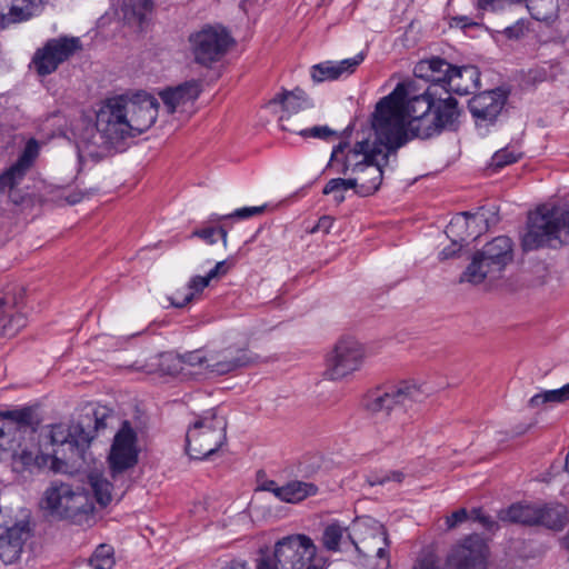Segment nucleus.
Returning a JSON list of instances; mask_svg holds the SVG:
<instances>
[{
	"instance_id": "58",
	"label": "nucleus",
	"mask_w": 569,
	"mask_h": 569,
	"mask_svg": "<svg viewBox=\"0 0 569 569\" xmlns=\"http://www.w3.org/2000/svg\"><path fill=\"white\" fill-rule=\"evenodd\" d=\"M469 517L470 516L468 515V511L465 508H461L452 512L449 517H447L446 523L449 529H452L457 527L459 523L466 521Z\"/></svg>"
},
{
	"instance_id": "13",
	"label": "nucleus",
	"mask_w": 569,
	"mask_h": 569,
	"mask_svg": "<svg viewBox=\"0 0 569 569\" xmlns=\"http://www.w3.org/2000/svg\"><path fill=\"white\" fill-rule=\"evenodd\" d=\"M82 50L78 37L60 36L46 41L32 57V64L39 76L53 73L61 63L68 61L76 52Z\"/></svg>"
},
{
	"instance_id": "54",
	"label": "nucleus",
	"mask_w": 569,
	"mask_h": 569,
	"mask_svg": "<svg viewBox=\"0 0 569 569\" xmlns=\"http://www.w3.org/2000/svg\"><path fill=\"white\" fill-rule=\"evenodd\" d=\"M208 353L203 355L202 351L196 350L183 356V361L190 366H199L208 369Z\"/></svg>"
},
{
	"instance_id": "4",
	"label": "nucleus",
	"mask_w": 569,
	"mask_h": 569,
	"mask_svg": "<svg viewBox=\"0 0 569 569\" xmlns=\"http://www.w3.org/2000/svg\"><path fill=\"white\" fill-rule=\"evenodd\" d=\"M40 507L58 520H68L78 526H90L94 506L81 487L62 481H52L44 490Z\"/></svg>"
},
{
	"instance_id": "16",
	"label": "nucleus",
	"mask_w": 569,
	"mask_h": 569,
	"mask_svg": "<svg viewBox=\"0 0 569 569\" xmlns=\"http://www.w3.org/2000/svg\"><path fill=\"white\" fill-rule=\"evenodd\" d=\"M29 531L27 520L4 521L0 512V560L3 563L10 565L20 558Z\"/></svg>"
},
{
	"instance_id": "37",
	"label": "nucleus",
	"mask_w": 569,
	"mask_h": 569,
	"mask_svg": "<svg viewBox=\"0 0 569 569\" xmlns=\"http://www.w3.org/2000/svg\"><path fill=\"white\" fill-rule=\"evenodd\" d=\"M347 532V527L338 521L327 525L323 529L321 543L326 550L337 552L340 550V542Z\"/></svg>"
},
{
	"instance_id": "24",
	"label": "nucleus",
	"mask_w": 569,
	"mask_h": 569,
	"mask_svg": "<svg viewBox=\"0 0 569 569\" xmlns=\"http://www.w3.org/2000/svg\"><path fill=\"white\" fill-rule=\"evenodd\" d=\"M372 536L371 538H366L362 540V547L356 543L351 536L347 537L352 541L356 547V550L359 553H362L365 557H377L381 560H386L387 565H389V547L390 540L388 537L387 529L385 526L378 521H372Z\"/></svg>"
},
{
	"instance_id": "14",
	"label": "nucleus",
	"mask_w": 569,
	"mask_h": 569,
	"mask_svg": "<svg viewBox=\"0 0 569 569\" xmlns=\"http://www.w3.org/2000/svg\"><path fill=\"white\" fill-rule=\"evenodd\" d=\"M365 359L362 345L353 338L340 339L327 356L326 377L339 380L357 371Z\"/></svg>"
},
{
	"instance_id": "63",
	"label": "nucleus",
	"mask_w": 569,
	"mask_h": 569,
	"mask_svg": "<svg viewBox=\"0 0 569 569\" xmlns=\"http://www.w3.org/2000/svg\"><path fill=\"white\" fill-rule=\"evenodd\" d=\"M170 306L176 308H182L193 299V292L186 293L182 298L168 297Z\"/></svg>"
},
{
	"instance_id": "25",
	"label": "nucleus",
	"mask_w": 569,
	"mask_h": 569,
	"mask_svg": "<svg viewBox=\"0 0 569 569\" xmlns=\"http://www.w3.org/2000/svg\"><path fill=\"white\" fill-rule=\"evenodd\" d=\"M202 90L201 82L198 80H190L180 83L176 87H168L158 92L166 107H177L178 104H186L193 102Z\"/></svg>"
},
{
	"instance_id": "64",
	"label": "nucleus",
	"mask_w": 569,
	"mask_h": 569,
	"mask_svg": "<svg viewBox=\"0 0 569 569\" xmlns=\"http://www.w3.org/2000/svg\"><path fill=\"white\" fill-rule=\"evenodd\" d=\"M258 489L262 491H270L276 496V492L280 487L277 486L274 480H264L259 485Z\"/></svg>"
},
{
	"instance_id": "40",
	"label": "nucleus",
	"mask_w": 569,
	"mask_h": 569,
	"mask_svg": "<svg viewBox=\"0 0 569 569\" xmlns=\"http://www.w3.org/2000/svg\"><path fill=\"white\" fill-rule=\"evenodd\" d=\"M27 171L13 163L0 174V192H11L24 178Z\"/></svg>"
},
{
	"instance_id": "31",
	"label": "nucleus",
	"mask_w": 569,
	"mask_h": 569,
	"mask_svg": "<svg viewBox=\"0 0 569 569\" xmlns=\"http://www.w3.org/2000/svg\"><path fill=\"white\" fill-rule=\"evenodd\" d=\"M537 526H543L552 530H561L568 518L567 509L562 505L538 506Z\"/></svg>"
},
{
	"instance_id": "22",
	"label": "nucleus",
	"mask_w": 569,
	"mask_h": 569,
	"mask_svg": "<svg viewBox=\"0 0 569 569\" xmlns=\"http://www.w3.org/2000/svg\"><path fill=\"white\" fill-rule=\"evenodd\" d=\"M363 156V161L357 163L353 171L362 173L359 177L360 184L357 194L368 197L379 189L383 177L382 167L387 163L383 162L381 154H375L372 159H369L367 154Z\"/></svg>"
},
{
	"instance_id": "23",
	"label": "nucleus",
	"mask_w": 569,
	"mask_h": 569,
	"mask_svg": "<svg viewBox=\"0 0 569 569\" xmlns=\"http://www.w3.org/2000/svg\"><path fill=\"white\" fill-rule=\"evenodd\" d=\"M480 223H488V219L485 217V213L478 212L476 214H471L469 212H462L450 220L446 228V234L453 241L467 244L469 241L476 240L479 236L475 232H470V227L478 226Z\"/></svg>"
},
{
	"instance_id": "61",
	"label": "nucleus",
	"mask_w": 569,
	"mask_h": 569,
	"mask_svg": "<svg viewBox=\"0 0 569 569\" xmlns=\"http://www.w3.org/2000/svg\"><path fill=\"white\" fill-rule=\"evenodd\" d=\"M412 569H440L436 559L431 555L420 557Z\"/></svg>"
},
{
	"instance_id": "7",
	"label": "nucleus",
	"mask_w": 569,
	"mask_h": 569,
	"mask_svg": "<svg viewBox=\"0 0 569 569\" xmlns=\"http://www.w3.org/2000/svg\"><path fill=\"white\" fill-rule=\"evenodd\" d=\"M425 103L427 107H458V100L449 94L441 84H422L411 77L401 79L395 89L376 102L373 107H413Z\"/></svg>"
},
{
	"instance_id": "33",
	"label": "nucleus",
	"mask_w": 569,
	"mask_h": 569,
	"mask_svg": "<svg viewBox=\"0 0 569 569\" xmlns=\"http://www.w3.org/2000/svg\"><path fill=\"white\" fill-rule=\"evenodd\" d=\"M311 101L307 92L297 87L293 90L282 89L276 93L270 100L269 106H281V107H302L310 104Z\"/></svg>"
},
{
	"instance_id": "34",
	"label": "nucleus",
	"mask_w": 569,
	"mask_h": 569,
	"mask_svg": "<svg viewBox=\"0 0 569 569\" xmlns=\"http://www.w3.org/2000/svg\"><path fill=\"white\" fill-rule=\"evenodd\" d=\"M569 400V382L559 389L545 390L532 396L528 402L530 408H538L546 403H563Z\"/></svg>"
},
{
	"instance_id": "55",
	"label": "nucleus",
	"mask_w": 569,
	"mask_h": 569,
	"mask_svg": "<svg viewBox=\"0 0 569 569\" xmlns=\"http://www.w3.org/2000/svg\"><path fill=\"white\" fill-rule=\"evenodd\" d=\"M519 0H478V7L482 10L496 11L502 9L505 4L517 3Z\"/></svg>"
},
{
	"instance_id": "56",
	"label": "nucleus",
	"mask_w": 569,
	"mask_h": 569,
	"mask_svg": "<svg viewBox=\"0 0 569 569\" xmlns=\"http://www.w3.org/2000/svg\"><path fill=\"white\" fill-rule=\"evenodd\" d=\"M210 281L211 280L209 279V277L207 274L204 277L194 276L188 282V290H189V292H193V295L196 292H201L206 287L209 286Z\"/></svg>"
},
{
	"instance_id": "32",
	"label": "nucleus",
	"mask_w": 569,
	"mask_h": 569,
	"mask_svg": "<svg viewBox=\"0 0 569 569\" xmlns=\"http://www.w3.org/2000/svg\"><path fill=\"white\" fill-rule=\"evenodd\" d=\"M159 109H123L133 138L147 131L156 121Z\"/></svg>"
},
{
	"instance_id": "45",
	"label": "nucleus",
	"mask_w": 569,
	"mask_h": 569,
	"mask_svg": "<svg viewBox=\"0 0 569 569\" xmlns=\"http://www.w3.org/2000/svg\"><path fill=\"white\" fill-rule=\"evenodd\" d=\"M359 184H360L359 178H355V179L335 178V179H330L327 182L322 192H323V194H330L333 192L353 189L355 192L357 193V190L359 189Z\"/></svg>"
},
{
	"instance_id": "19",
	"label": "nucleus",
	"mask_w": 569,
	"mask_h": 569,
	"mask_svg": "<svg viewBox=\"0 0 569 569\" xmlns=\"http://www.w3.org/2000/svg\"><path fill=\"white\" fill-rule=\"evenodd\" d=\"M259 357L247 348L228 346L221 350L208 352V370L217 375H227L258 361Z\"/></svg>"
},
{
	"instance_id": "50",
	"label": "nucleus",
	"mask_w": 569,
	"mask_h": 569,
	"mask_svg": "<svg viewBox=\"0 0 569 569\" xmlns=\"http://www.w3.org/2000/svg\"><path fill=\"white\" fill-rule=\"evenodd\" d=\"M470 518L473 521L481 523L482 527L488 531H495L499 527L496 520H493L490 516L485 515L482 510L479 508H475L471 510Z\"/></svg>"
},
{
	"instance_id": "59",
	"label": "nucleus",
	"mask_w": 569,
	"mask_h": 569,
	"mask_svg": "<svg viewBox=\"0 0 569 569\" xmlns=\"http://www.w3.org/2000/svg\"><path fill=\"white\" fill-rule=\"evenodd\" d=\"M232 264L228 260L219 261L216 266L207 273L210 280L222 277L229 272Z\"/></svg>"
},
{
	"instance_id": "52",
	"label": "nucleus",
	"mask_w": 569,
	"mask_h": 569,
	"mask_svg": "<svg viewBox=\"0 0 569 569\" xmlns=\"http://www.w3.org/2000/svg\"><path fill=\"white\" fill-rule=\"evenodd\" d=\"M266 209V206L258 207H244L237 209L231 214L224 216L223 218H237V219H249L253 216L261 214Z\"/></svg>"
},
{
	"instance_id": "62",
	"label": "nucleus",
	"mask_w": 569,
	"mask_h": 569,
	"mask_svg": "<svg viewBox=\"0 0 569 569\" xmlns=\"http://www.w3.org/2000/svg\"><path fill=\"white\" fill-rule=\"evenodd\" d=\"M335 222V219L330 216H322L319 218L316 227L312 229V232L315 231H322L325 233H328Z\"/></svg>"
},
{
	"instance_id": "48",
	"label": "nucleus",
	"mask_w": 569,
	"mask_h": 569,
	"mask_svg": "<svg viewBox=\"0 0 569 569\" xmlns=\"http://www.w3.org/2000/svg\"><path fill=\"white\" fill-rule=\"evenodd\" d=\"M217 233L220 234V237L223 241V244L227 246L228 233L223 227H218V228L208 227V228H203V229H198L192 232V237H198V238L204 240L206 242H208L209 244H212L216 242L214 236Z\"/></svg>"
},
{
	"instance_id": "17",
	"label": "nucleus",
	"mask_w": 569,
	"mask_h": 569,
	"mask_svg": "<svg viewBox=\"0 0 569 569\" xmlns=\"http://www.w3.org/2000/svg\"><path fill=\"white\" fill-rule=\"evenodd\" d=\"M136 442L137 435L134 430L128 421H124L114 436L109 456L110 469L113 475L121 473L137 463L138 450Z\"/></svg>"
},
{
	"instance_id": "44",
	"label": "nucleus",
	"mask_w": 569,
	"mask_h": 569,
	"mask_svg": "<svg viewBox=\"0 0 569 569\" xmlns=\"http://www.w3.org/2000/svg\"><path fill=\"white\" fill-rule=\"evenodd\" d=\"M520 154H517L515 151L510 150L509 148H502L495 152V154L491 157L489 169H492L493 171H499L500 169L505 168L506 166L512 164L518 161Z\"/></svg>"
},
{
	"instance_id": "57",
	"label": "nucleus",
	"mask_w": 569,
	"mask_h": 569,
	"mask_svg": "<svg viewBox=\"0 0 569 569\" xmlns=\"http://www.w3.org/2000/svg\"><path fill=\"white\" fill-rule=\"evenodd\" d=\"M525 23L519 20L512 26L506 27L502 31L503 36L508 39H520L525 34Z\"/></svg>"
},
{
	"instance_id": "51",
	"label": "nucleus",
	"mask_w": 569,
	"mask_h": 569,
	"mask_svg": "<svg viewBox=\"0 0 569 569\" xmlns=\"http://www.w3.org/2000/svg\"><path fill=\"white\" fill-rule=\"evenodd\" d=\"M412 78H416L425 86H428L427 82L431 83L430 68L427 59H422L415 64Z\"/></svg>"
},
{
	"instance_id": "49",
	"label": "nucleus",
	"mask_w": 569,
	"mask_h": 569,
	"mask_svg": "<svg viewBox=\"0 0 569 569\" xmlns=\"http://www.w3.org/2000/svg\"><path fill=\"white\" fill-rule=\"evenodd\" d=\"M37 457L30 450L23 449L19 453H14L12 456V466L13 469L18 472H21L36 463Z\"/></svg>"
},
{
	"instance_id": "27",
	"label": "nucleus",
	"mask_w": 569,
	"mask_h": 569,
	"mask_svg": "<svg viewBox=\"0 0 569 569\" xmlns=\"http://www.w3.org/2000/svg\"><path fill=\"white\" fill-rule=\"evenodd\" d=\"M14 299L8 295L0 297V333L11 337L26 323L24 318L14 310Z\"/></svg>"
},
{
	"instance_id": "15",
	"label": "nucleus",
	"mask_w": 569,
	"mask_h": 569,
	"mask_svg": "<svg viewBox=\"0 0 569 569\" xmlns=\"http://www.w3.org/2000/svg\"><path fill=\"white\" fill-rule=\"evenodd\" d=\"M489 548L479 535H470L448 553L446 569H487Z\"/></svg>"
},
{
	"instance_id": "43",
	"label": "nucleus",
	"mask_w": 569,
	"mask_h": 569,
	"mask_svg": "<svg viewBox=\"0 0 569 569\" xmlns=\"http://www.w3.org/2000/svg\"><path fill=\"white\" fill-rule=\"evenodd\" d=\"M531 17L537 21H548L551 18L553 0H526Z\"/></svg>"
},
{
	"instance_id": "6",
	"label": "nucleus",
	"mask_w": 569,
	"mask_h": 569,
	"mask_svg": "<svg viewBox=\"0 0 569 569\" xmlns=\"http://www.w3.org/2000/svg\"><path fill=\"white\" fill-rule=\"evenodd\" d=\"M269 569H323L327 560L317 558V546L306 535H290L278 540L272 555H262L257 563Z\"/></svg>"
},
{
	"instance_id": "9",
	"label": "nucleus",
	"mask_w": 569,
	"mask_h": 569,
	"mask_svg": "<svg viewBox=\"0 0 569 569\" xmlns=\"http://www.w3.org/2000/svg\"><path fill=\"white\" fill-rule=\"evenodd\" d=\"M227 421L216 410L200 416L186 435V450L191 459H209L227 440Z\"/></svg>"
},
{
	"instance_id": "1",
	"label": "nucleus",
	"mask_w": 569,
	"mask_h": 569,
	"mask_svg": "<svg viewBox=\"0 0 569 569\" xmlns=\"http://www.w3.org/2000/svg\"><path fill=\"white\" fill-rule=\"evenodd\" d=\"M110 417L109 408L96 406L87 409L76 423L52 426L51 442L60 447L54 450L52 468L59 471L58 463L77 465L80 460H84L87 448L98 432L107 428V420Z\"/></svg>"
},
{
	"instance_id": "3",
	"label": "nucleus",
	"mask_w": 569,
	"mask_h": 569,
	"mask_svg": "<svg viewBox=\"0 0 569 569\" xmlns=\"http://www.w3.org/2000/svg\"><path fill=\"white\" fill-rule=\"evenodd\" d=\"M96 122L79 133L78 140L89 156L124 151L133 139L123 109H98Z\"/></svg>"
},
{
	"instance_id": "2",
	"label": "nucleus",
	"mask_w": 569,
	"mask_h": 569,
	"mask_svg": "<svg viewBox=\"0 0 569 569\" xmlns=\"http://www.w3.org/2000/svg\"><path fill=\"white\" fill-rule=\"evenodd\" d=\"M417 109H375L370 116V124L375 140L358 141L355 146L357 153L367 154L369 159L381 154L385 163L390 156L409 142L408 117Z\"/></svg>"
},
{
	"instance_id": "60",
	"label": "nucleus",
	"mask_w": 569,
	"mask_h": 569,
	"mask_svg": "<svg viewBox=\"0 0 569 569\" xmlns=\"http://www.w3.org/2000/svg\"><path fill=\"white\" fill-rule=\"evenodd\" d=\"M465 244H461L457 241H453L451 240V244L443 248L440 253H439V258L441 260H448V259H451V258H455L458 252L462 249Z\"/></svg>"
},
{
	"instance_id": "20",
	"label": "nucleus",
	"mask_w": 569,
	"mask_h": 569,
	"mask_svg": "<svg viewBox=\"0 0 569 569\" xmlns=\"http://www.w3.org/2000/svg\"><path fill=\"white\" fill-rule=\"evenodd\" d=\"M363 59V53H358L353 58L343 59L341 61L327 60L313 64L310 67V78L316 84L339 80L352 74Z\"/></svg>"
},
{
	"instance_id": "12",
	"label": "nucleus",
	"mask_w": 569,
	"mask_h": 569,
	"mask_svg": "<svg viewBox=\"0 0 569 569\" xmlns=\"http://www.w3.org/2000/svg\"><path fill=\"white\" fill-rule=\"evenodd\" d=\"M461 109H425L421 113L410 111L408 117L409 142L413 139H429L443 130L458 129Z\"/></svg>"
},
{
	"instance_id": "47",
	"label": "nucleus",
	"mask_w": 569,
	"mask_h": 569,
	"mask_svg": "<svg viewBox=\"0 0 569 569\" xmlns=\"http://www.w3.org/2000/svg\"><path fill=\"white\" fill-rule=\"evenodd\" d=\"M403 479H405V473L402 471L392 470V471L383 472L381 475L372 473V475L368 476L367 481L372 487V486H377V485L381 486L389 481L401 483L403 481Z\"/></svg>"
},
{
	"instance_id": "41",
	"label": "nucleus",
	"mask_w": 569,
	"mask_h": 569,
	"mask_svg": "<svg viewBox=\"0 0 569 569\" xmlns=\"http://www.w3.org/2000/svg\"><path fill=\"white\" fill-rule=\"evenodd\" d=\"M90 483L98 503L102 507L108 506L111 501V482L98 475H92Z\"/></svg>"
},
{
	"instance_id": "8",
	"label": "nucleus",
	"mask_w": 569,
	"mask_h": 569,
	"mask_svg": "<svg viewBox=\"0 0 569 569\" xmlns=\"http://www.w3.org/2000/svg\"><path fill=\"white\" fill-rule=\"evenodd\" d=\"M513 259L512 241L499 236L472 254L471 262L460 276V282L481 283L486 278L496 279Z\"/></svg>"
},
{
	"instance_id": "21",
	"label": "nucleus",
	"mask_w": 569,
	"mask_h": 569,
	"mask_svg": "<svg viewBox=\"0 0 569 569\" xmlns=\"http://www.w3.org/2000/svg\"><path fill=\"white\" fill-rule=\"evenodd\" d=\"M0 417L4 420L6 448H12L13 442L18 440L20 433L27 430L34 431L38 420L34 410L30 407H23L16 410L0 411Z\"/></svg>"
},
{
	"instance_id": "29",
	"label": "nucleus",
	"mask_w": 569,
	"mask_h": 569,
	"mask_svg": "<svg viewBox=\"0 0 569 569\" xmlns=\"http://www.w3.org/2000/svg\"><path fill=\"white\" fill-rule=\"evenodd\" d=\"M299 114V109H283V113L279 117L280 127L282 130L297 132L303 138H316L328 140L333 137L336 132L328 126H315L307 129H297L291 124V120Z\"/></svg>"
},
{
	"instance_id": "26",
	"label": "nucleus",
	"mask_w": 569,
	"mask_h": 569,
	"mask_svg": "<svg viewBox=\"0 0 569 569\" xmlns=\"http://www.w3.org/2000/svg\"><path fill=\"white\" fill-rule=\"evenodd\" d=\"M133 107L146 104L147 107H160L154 94L142 89H128L122 93H114L101 100L100 107Z\"/></svg>"
},
{
	"instance_id": "38",
	"label": "nucleus",
	"mask_w": 569,
	"mask_h": 569,
	"mask_svg": "<svg viewBox=\"0 0 569 569\" xmlns=\"http://www.w3.org/2000/svg\"><path fill=\"white\" fill-rule=\"evenodd\" d=\"M114 552L110 545H99L89 559L93 569H112L114 566Z\"/></svg>"
},
{
	"instance_id": "28",
	"label": "nucleus",
	"mask_w": 569,
	"mask_h": 569,
	"mask_svg": "<svg viewBox=\"0 0 569 569\" xmlns=\"http://www.w3.org/2000/svg\"><path fill=\"white\" fill-rule=\"evenodd\" d=\"M498 517L503 522L537 526L538 506L521 502L512 503L508 508L501 509Z\"/></svg>"
},
{
	"instance_id": "18",
	"label": "nucleus",
	"mask_w": 569,
	"mask_h": 569,
	"mask_svg": "<svg viewBox=\"0 0 569 569\" xmlns=\"http://www.w3.org/2000/svg\"><path fill=\"white\" fill-rule=\"evenodd\" d=\"M427 61L430 68L431 83L441 84L450 96L451 92H468V88L459 87L458 79L477 76L476 67H456L440 57H431Z\"/></svg>"
},
{
	"instance_id": "11",
	"label": "nucleus",
	"mask_w": 569,
	"mask_h": 569,
	"mask_svg": "<svg viewBox=\"0 0 569 569\" xmlns=\"http://www.w3.org/2000/svg\"><path fill=\"white\" fill-rule=\"evenodd\" d=\"M193 61L202 67L219 62L234 43L230 31L220 23L204 24L188 37Z\"/></svg>"
},
{
	"instance_id": "10",
	"label": "nucleus",
	"mask_w": 569,
	"mask_h": 569,
	"mask_svg": "<svg viewBox=\"0 0 569 569\" xmlns=\"http://www.w3.org/2000/svg\"><path fill=\"white\" fill-rule=\"evenodd\" d=\"M428 393L413 382L402 381L397 386L378 388L370 391L365 407L373 415L389 416L403 413L412 409L413 405L422 402Z\"/></svg>"
},
{
	"instance_id": "36",
	"label": "nucleus",
	"mask_w": 569,
	"mask_h": 569,
	"mask_svg": "<svg viewBox=\"0 0 569 569\" xmlns=\"http://www.w3.org/2000/svg\"><path fill=\"white\" fill-rule=\"evenodd\" d=\"M152 0H123L122 11L129 20H137L140 24L146 17L152 11Z\"/></svg>"
},
{
	"instance_id": "42",
	"label": "nucleus",
	"mask_w": 569,
	"mask_h": 569,
	"mask_svg": "<svg viewBox=\"0 0 569 569\" xmlns=\"http://www.w3.org/2000/svg\"><path fill=\"white\" fill-rule=\"evenodd\" d=\"M510 94V90L507 87H497L492 90L483 91L482 93L478 94L477 97L472 98L468 101V107H472V101L480 100V99H490V102L487 103L485 107H505V104L508 101Z\"/></svg>"
},
{
	"instance_id": "5",
	"label": "nucleus",
	"mask_w": 569,
	"mask_h": 569,
	"mask_svg": "<svg viewBox=\"0 0 569 569\" xmlns=\"http://www.w3.org/2000/svg\"><path fill=\"white\" fill-rule=\"evenodd\" d=\"M568 241L569 210L552 208L538 210L529 217L521 244L525 251H532L542 247L557 248Z\"/></svg>"
},
{
	"instance_id": "35",
	"label": "nucleus",
	"mask_w": 569,
	"mask_h": 569,
	"mask_svg": "<svg viewBox=\"0 0 569 569\" xmlns=\"http://www.w3.org/2000/svg\"><path fill=\"white\" fill-rule=\"evenodd\" d=\"M38 0H12L9 12L2 20L11 23H18L30 19L37 7Z\"/></svg>"
},
{
	"instance_id": "39",
	"label": "nucleus",
	"mask_w": 569,
	"mask_h": 569,
	"mask_svg": "<svg viewBox=\"0 0 569 569\" xmlns=\"http://www.w3.org/2000/svg\"><path fill=\"white\" fill-rule=\"evenodd\" d=\"M475 119L477 129L481 136L489 132V127L493 126L502 109H470Z\"/></svg>"
},
{
	"instance_id": "46",
	"label": "nucleus",
	"mask_w": 569,
	"mask_h": 569,
	"mask_svg": "<svg viewBox=\"0 0 569 569\" xmlns=\"http://www.w3.org/2000/svg\"><path fill=\"white\" fill-rule=\"evenodd\" d=\"M38 152H39L38 141L36 139H30L26 143L22 153L19 156V158L17 159V161L14 163H17L24 171H28L31 168L34 159L37 158Z\"/></svg>"
},
{
	"instance_id": "53",
	"label": "nucleus",
	"mask_w": 569,
	"mask_h": 569,
	"mask_svg": "<svg viewBox=\"0 0 569 569\" xmlns=\"http://www.w3.org/2000/svg\"><path fill=\"white\" fill-rule=\"evenodd\" d=\"M457 82L459 83L460 88H462V89L463 88H468V92L467 93L455 92L456 94H459V96L475 94L476 91L479 89V82H480L479 70L477 69V76L476 77L458 79Z\"/></svg>"
},
{
	"instance_id": "30",
	"label": "nucleus",
	"mask_w": 569,
	"mask_h": 569,
	"mask_svg": "<svg viewBox=\"0 0 569 569\" xmlns=\"http://www.w3.org/2000/svg\"><path fill=\"white\" fill-rule=\"evenodd\" d=\"M318 491L316 485L305 481H290L276 492V497L284 502L296 503L310 496H315Z\"/></svg>"
}]
</instances>
